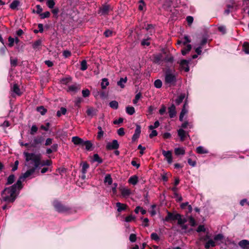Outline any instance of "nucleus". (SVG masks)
Returning a JSON list of instances; mask_svg holds the SVG:
<instances>
[{
    "instance_id": "bf43d9fd",
    "label": "nucleus",
    "mask_w": 249,
    "mask_h": 249,
    "mask_svg": "<svg viewBox=\"0 0 249 249\" xmlns=\"http://www.w3.org/2000/svg\"><path fill=\"white\" fill-rule=\"evenodd\" d=\"M82 96L84 97H89L90 95V91L88 89L83 90L82 91Z\"/></svg>"
},
{
    "instance_id": "603ef678",
    "label": "nucleus",
    "mask_w": 249,
    "mask_h": 249,
    "mask_svg": "<svg viewBox=\"0 0 249 249\" xmlns=\"http://www.w3.org/2000/svg\"><path fill=\"white\" fill-rule=\"evenodd\" d=\"M142 97V94L140 92L137 93L135 96V98L133 100V103L134 105H136L139 101V100Z\"/></svg>"
},
{
    "instance_id": "c03bdc74",
    "label": "nucleus",
    "mask_w": 249,
    "mask_h": 249,
    "mask_svg": "<svg viewBox=\"0 0 249 249\" xmlns=\"http://www.w3.org/2000/svg\"><path fill=\"white\" fill-rule=\"evenodd\" d=\"M38 127L35 124L33 125L31 128L29 133L32 135H35L38 131Z\"/></svg>"
},
{
    "instance_id": "a18cd8bd",
    "label": "nucleus",
    "mask_w": 249,
    "mask_h": 249,
    "mask_svg": "<svg viewBox=\"0 0 249 249\" xmlns=\"http://www.w3.org/2000/svg\"><path fill=\"white\" fill-rule=\"evenodd\" d=\"M36 110L42 115H45L47 112V109L45 108L43 106H40L37 107Z\"/></svg>"
},
{
    "instance_id": "052dcab7",
    "label": "nucleus",
    "mask_w": 249,
    "mask_h": 249,
    "mask_svg": "<svg viewBox=\"0 0 249 249\" xmlns=\"http://www.w3.org/2000/svg\"><path fill=\"white\" fill-rule=\"evenodd\" d=\"M151 238L152 240H154L155 241H158L160 240V238L159 235L157 233L153 232L151 234Z\"/></svg>"
},
{
    "instance_id": "5701e85b",
    "label": "nucleus",
    "mask_w": 249,
    "mask_h": 249,
    "mask_svg": "<svg viewBox=\"0 0 249 249\" xmlns=\"http://www.w3.org/2000/svg\"><path fill=\"white\" fill-rule=\"evenodd\" d=\"M121 195L123 197H127L131 194V191L130 189L127 188H124L121 189Z\"/></svg>"
},
{
    "instance_id": "774afa93",
    "label": "nucleus",
    "mask_w": 249,
    "mask_h": 249,
    "mask_svg": "<svg viewBox=\"0 0 249 249\" xmlns=\"http://www.w3.org/2000/svg\"><path fill=\"white\" fill-rule=\"evenodd\" d=\"M223 238V236L222 234H218L214 237V240L215 241H220Z\"/></svg>"
},
{
    "instance_id": "2f4dec72",
    "label": "nucleus",
    "mask_w": 249,
    "mask_h": 249,
    "mask_svg": "<svg viewBox=\"0 0 249 249\" xmlns=\"http://www.w3.org/2000/svg\"><path fill=\"white\" fill-rule=\"evenodd\" d=\"M19 5V1L18 0H14L10 5V8L13 10L16 9Z\"/></svg>"
},
{
    "instance_id": "3c124183",
    "label": "nucleus",
    "mask_w": 249,
    "mask_h": 249,
    "mask_svg": "<svg viewBox=\"0 0 249 249\" xmlns=\"http://www.w3.org/2000/svg\"><path fill=\"white\" fill-rule=\"evenodd\" d=\"M55 3L54 0H47L46 3L47 6L51 9L53 8L54 6L55 5Z\"/></svg>"
},
{
    "instance_id": "ddd939ff",
    "label": "nucleus",
    "mask_w": 249,
    "mask_h": 249,
    "mask_svg": "<svg viewBox=\"0 0 249 249\" xmlns=\"http://www.w3.org/2000/svg\"><path fill=\"white\" fill-rule=\"evenodd\" d=\"M80 88L81 87L79 84L75 83L73 85L69 86L67 91L68 92H76L80 89Z\"/></svg>"
},
{
    "instance_id": "a878e982",
    "label": "nucleus",
    "mask_w": 249,
    "mask_h": 249,
    "mask_svg": "<svg viewBox=\"0 0 249 249\" xmlns=\"http://www.w3.org/2000/svg\"><path fill=\"white\" fill-rule=\"evenodd\" d=\"M11 90L13 92L15 93L18 95L19 96L21 94L20 90L18 84H15L13 85V88Z\"/></svg>"
},
{
    "instance_id": "7ed1b4c3",
    "label": "nucleus",
    "mask_w": 249,
    "mask_h": 249,
    "mask_svg": "<svg viewBox=\"0 0 249 249\" xmlns=\"http://www.w3.org/2000/svg\"><path fill=\"white\" fill-rule=\"evenodd\" d=\"M26 166L28 167V169L24 173L22 176L20 178H26L29 177L30 176L33 175L36 170L38 168L39 165V160L36 158L34 160V163L33 160L26 161Z\"/></svg>"
},
{
    "instance_id": "13d9d810",
    "label": "nucleus",
    "mask_w": 249,
    "mask_h": 249,
    "mask_svg": "<svg viewBox=\"0 0 249 249\" xmlns=\"http://www.w3.org/2000/svg\"><path fill=\"white\" fill-rule=\"evenodd\" d=\"M149 38L143 39L142 40L141 42V44L142 46H149L150 44V42L149 41Z\"/></svg>"
},
{
    "instance_id": "4d7b16f0",
    "label": "nucleus",
    "mask_w": 249,
    "mask_h": 249,
    "mask_svg": "<svg viewBox=\"0 0 249 249\" xmlns=\"http://www.w3.org/2000/svg\"><path fill=\"white\" fill-rule=\"evenodd\" d=\"M41 18L44 19L45 18H49L50 16V13L48 11L45 12L40 15Z\"/></svg>"
},
{
    "instance_id": "20e7f679",
    "label": "nucleus",
    "mask_w": 249,
    "mask_h": 249,
    "mask_svg": "<svg viewBox=\"0 0 249 249\" xmlns=\"http://www.w3.org/2000/svg\"><path fill=\"white\" fill-rule=\"evenodd\" d=\"M53 205L55 209L59 213H67L70 210L69 207L62 205L57 200H54L53 202Z\"/></svg>"
},
{
    "instance_id": "09e8293b",
    "label": "nucleus",
    "mask_w": 249,
    "mask_h": 249,
    "mask_svg": "<svg viewBox=\"0 0 249 249\" xmlns=\"http://www.w3.org/2000/svg\"><path fill=\"white\" fill-rule=\"evenodd\" d=\"M87 68H88V67H87V61L85 60L82 61V62L81 63L80 70L81 71H84L86 70L87 69Z\"/></svg>"
},
{
    "instance_id": "c9c22d12",
    "label": "nucleus",
    "mask_w": 249,
    "mask_h": 249,
    "mask_svg": "<svg viewBox=\"0 0 249 249\" xmlns=\"http://www.w3.org/2000/svg\"><path fill=\"white\" fill-rule=\"evenodd\" d=\"M191 42L190 39L189 38L188 36H185L184 37V40L183 41H180L178 40V44H180L181 43H182L184 46L187 45V44L188 43H190Z\"/></svg>"
},
{
    "instance_id": "4c0bfd02",
    "label": "nucleus",
    "mask_w": 249,
    "mask_h": 249,
    "mask_svg": "<svg viewBox=\"0 0 249 249\" xmlns=\"http://www.w3.org/2000/svg\"><path fill=\"white\" fill-rule=\"evenodd\" d=\"M243 51L247 54H249V43L245 42L243 44Z\"/></svg>"
},
{
    "instance_id": "a19ab883",
    "label": "nucleus",
    "mask_w": 249,
    "mask_h": 249,
    "mask_svg": "<svg viewBox=\"0 0 249 249\" xmlns=\"http://www.w3.org/2000/svg\"><path fill=\"white\" fill-rule=\"evenodd\" d=\"M178 224L181 226L184 224L187 221V219L185 218H182L181 215L179 214V217L178 219Z\"/></svg>"
},
{
    "instance_id": "a211bd4d",
    "label": "nucleus",
    "mask_w": 249,
    "mask_h": 249,
    "mask_svg": "<svg viewBox=\"0 0 249 249\" xmlns=\"http://www.w3.org/2000/svg\"><path fill=\"white\" fill-rule=\"evenodd\" d=\"M239 246L242 249H245L249 248V241L247 240H242L239 243Z\"/></svg>"
},
{
    "instance_id": "6e6552de",
    "label": "nucleus",
    "mask_w": 249,
    "mask_h": 249,
    "mask_svg": "<svg viewBox=\"0 0 249 249\" xmlns=\"http://www.w3.org/2000/svg\"><path fill=\"white\" fill-rule=\"evenodd\" d=\"M119 147V144L117 140H113L112 142H108L106 145L107 150H116Z\"/></svg>"
},
{
    "instance_id": "4468645a",
    "label": "nucleus",
    "mask_w": 249,
    "mask_h": 249,
    "mask_svg": "<svg viewBox=\"0 0 249 249\" xmlns=\"http://www.w3.org/2000/svg\"><path fill=\"white\" fill-rule=\"evenodd\" d=\"M163 61V58L162 54L159 53L153 55L154 63L158 64H161Z\"/></svg>"
},
{
    "instance_id": "f3484780",
    "label": "nucleus",
    "mask_w": 249,
    "mask_h": 249,
    "mask_svg": "<svg viewBox=\"0 0 249 249\" xmlns=\"http://www.w3.org/2000/svg\"><path fill=\"white\" fill-rule=\"evenodd\" d=\"M71 141L75 145H82V144L84 142V140L77 136L73 137L72 138Z\"/></svg>"
},
{
    "instance_id": "473e14b6",
    "label": "nucleus",
    "mask_w": 249,
    "mask_h": 249,
    "mask_svg": "<svg viewBox=\"0 0 249 249\" xmlns=\"http://www.w3.org/2000/svg\"><path fill=\"white\" fill-rule=\"evenodd\" d=\"M105 183H107L108 185H110L112 183V179L110 174L106 175L104 179Z\"/></svg>"
},
{
    "instance_id": "864d4df0",
    "label": "nucleus",
    "mask_w": 249,
    "mask_h": 249,
    "mask_svg": "<svg viewBox=\"0 0 249 249\" xmlns=\"http://www.w3.org/2000/svg\"><path fill=\"white\" fill-rule=\"evenodd\" d=\"M188 222L190 225L192 227H194L196 225V220L192 216L189 217Z\"/></svg>"
},
{
    "instance_id": "aec40b11",
    "label": "nucleus",
    "mask_w": 249,
    "mask_h": 249,
    "mask_svg": "<svg viewBox=\"0 0 249 249\" xmlns=\"http://www.w3.org/2000/svg\"><path fill=\"white\" fill-rule=\"evenodd\" d=\"M178 136L179 137L181 141H183L186 137V132L183 129L180 128L178 130Z\"/></svg>"
},
{
    "instance_id": "680f3d73",
    "label": "nucleus",
    "mask_w": 249,
    "mask_h": 249,
    "mask_svg": "<svg viewBox=\"0 0 249 249\" xmlns=\"http://www.w3.org/2000/svg\"><path fill=\"white\" fill-rule=\"evenodd\" d=\"M8 42H9L8 46L10 47H12L14 45V43L15 42V39L14 38L12 37L11 36H9L8 37Z\"/></svg>"
},
{
    "instance_id": "79ce46f5",
    "label": "nucleus",
    "mask_w": 249,
    "mask_h": 249,
    "mask_svg": "<svg viewBox=\"0 0 249 249\" xmlns=\"http://www.w3.org/2000/svg\"><path fill=\"white\" fill-rule=\"evenodd\" d=\"M109 105L110 107L114 109H117L118 108V103L115 100L111 101Z\"/></svg>"
},
{
    "instance_id": "b1692460",
    "label": "nucleus",
    "mask_w": 249,
    "mask_h": 249,
    "mask_svg": "<svg viewBox=\"0 0 249 249\" xmlns=\"http://www.w3.org/2000/svg\"><path fill=\"white\" fill-rule=\"evenodd\" d=\"M192 46L190 44H187L181 50V53L183 55H186L191 50Z\"/></svg>"
},
{
    "instance_id": "6ab92c4d",
    "label": "nucleus",
    "mask_w": 249,
    "mask_h": 249,
    "mask_svg": "<svg viewBox=\"0 0 249 249\" xmlns=\"http://www.w3.org/2000/svg\"><path fill=\"white\" fill-rule=\"evenodd\" d=\"M116 205L117 207V211L118 212H121L123 211H125L127 208V205L126 204H123L120 202H117Z\"/></svg>"
},
{
    "instance_id": "0e129e2a",
    "label": "nucleus",
    "mask_w": 249,
    "mask_h": 249,
    "mask_svg": "<svg viewBox=\"0 0 249 249\" xmlns=\"http://www.w3.org/2000/svg\"><path fill=\"white\" fill-rule=\"evenodd\" d=\"M137 237L135 234L132 233L129 236V240L131 242H135L136 240Z\"/></svg>"
},
{
    "instance_id": "0eeeda50",
    "label": "nucleus",
    "mask_w": 249,
    "mask_h": 249,
    "mask_svg": "<svg viewBox=\"0 0 249 249\" xmlns=\"http://www.w3.org/2000/svg\"><path fill=\"white\" fill-rule=\"evenodd\" d=\"M43 138L42 136H37L34 138L33 141L30 142V147L36 148L43 142Z\"/></svg>"
},
{
    "instance_id": "f03ea898",
    "label": "nucleus",
    "mask_w": 249,
    "mask_h": 249,
    "mask_svg": "<svg viewBox=\"0 0 249 249\" xmlns=\"http://www.w3.org/2000/svg\"><path fill=\"white\" fill-rule=\"evenodd\" d=\"M23 155L26 161L33 160L34 162L35 159L36 158L38 159L39 160L38 168L45 165L50 166L52 164V161L51 160H46L41 161V156L40 154L24 152Z\"/></svg>"
},
{
    "instance_id": "cd10ccee",
    "label": "nucleus",
    "mask_w": 249,
    "mask_h": 249,
    "mask_svg": "<svg viewBox=\"0 0 249 249\" xmlns=\"http://www.w3.org/2000/svg\"><path fill=\"white\" fill-rule=\"evenodd\" d=\"M196 151L197 153L200 154H207L208 153V151L202 146L197 147L196 149Z\"/></svg>"
},
{
    "instance_id": "bb28decb",
    "label": "nucleus",
    "mask_w": 249,
    "mask_h": 249,
    "mask_svg": "<svg viewBox=\"0 0 249 249\" xmlns=\"http://www.w3.org/2000/svg\"><path fill=\"white\" fill-rule=\"evenodd\" d=\"M85 146L86 149L88 151H89L91 150L92 147V144L89 141H84V142L82 144V146Z\"/></svg>"
},
{
    "instance_id": "393cba45",
    "label": "nucleus",
    "mask_w": 249,
    "mask_h": 249,
    "mask_svg": "<svg viewBox=\"0 0 249 249\" xmlns=\"http://www.w3.org/2000/svg\"><path fill=\"white\" fill-rule=\"evenodd\" d=\"M128 182L132 185H136L138 182V178L137 176H131L128 179Z\"/></svg>"
},
{
    "instance_id": "f704fd0d",
    "label": "nucleus",
    "mask_w": 249,
    "mask_h": 249,
    "mask_svg": "<svg viewBox=\"0 0 249 249\" xmlns=\"http://www.w3.org/2000/svg\"><path fill=\"white\" fill-rule=\"evenodd\" d=\"M89 165L87 163V162H84L82 164V174H84V175L85 176V175H86L87 172V170L89 169Z\"/></svg>"
},
{
    "instance_id": "dca6fc26",
    "label": "nucleus",
    "mask_w": 249,
    "mask_h": 249,
    "mask_svg": "<svg viewBox=\"0 0 249 249\" xmlns=\"http://www.w3.org/2000/svg\"><path fill=\"white\" fill-rule=\"evenodd\" d=\"M42 41L41 39H38L35 41L32 44V47L35 50H39L41 49Z\"/></svg>"
},
{
    "instance_id": "49530a36",
    "label": "nucleus",
    "mask_w": 249,
    "mask_h": 249,
    "mask_svg": "<svg viewBox=\"0 0 249 249\" xmlns=\"http://www.w3.org/2000/svg\"><path fill=\"white\" fill-rule=\"evenodd\" d=\"M109 85V82L108 81L107 79V78H104L102 80V81L101 82V87L103 89H105Z\"/></svg>"
},
{
    "instance_id": "423d86ee",
    "label": "nucleus",
    "mask_w": 249,
    "mask_h": 249,
    "mask_svg": "<svg viewBox=\"0 0 249 249\" xmlns=\"http://www.w3.org/2000/svg\"><path fill=\"white\" fill-rule=\"evenodd\" d=\"M112 10V9L110 5L106 3L103 4L101 7L99 8L98 13L101 15H107L109 11Z\"/></svg>"
},
{
    "instance_id": "9d476101",
    "label": "nucleus",
    "mask_w": 249,
    "mask_h": 249,
    "mask_svg": "<svg viewBox=\"0 0 249 249\" xmlns=\"http://www.w3.org/2000/svg\"><path fill=\"white\" fill-rule=\"evenodd\" d=\"M179 217V214H174L170 212H168L167 216L164 218V221L168 222L170 220H178V218Z\"/></svg>"
},
{
    "instance_id": "412c9836",
    "label": "nucleus",
    "mask_w": 249,
    "mask_h": 249,
    "mask_svg": "<svg viewBox=\"0 0 249 249\" xmlns=\"http://www.w3.org/2000/svg\"><path fill=\"white\" fill-rule=\"evenodd\" d=\"M185 153V150L184 147H178L175 149V154L177 155H183Z\"/></svg>"
},
{
    "instance_id": "58836bf2",
    "label": "nucleus",
    "mask_w": 249,
    "mask_h": 249,
    "mask_svg": "<svg viewBox=\"0 0 249 249\" xmlns=\"http://www.w3.org/2000/svg\"><path fill=\"white\" fill-rule=\"evenodd\" d=\"M71 81V77H66L62 78L60 82L62 84L67 85Z\"/></svg>"
},
{
    "instance_id": "de8ad7c7",
    "label": "nucleus",
    "mask_w": 249,
    "mask_h": 249,
    "mask_svg": "<svg viewBox=\"0 0 249 249\" xmlns=\"http://www.w3.org/2000/svg\"><path fill=\"white\" fill-rule=\"evenodd\" d=\"M93 159L94 161H97L99 163H101L103 162V160L97 154H94L93 155Z\"/></svg>"
},
{
    "instance_id": "338daca9",
    "label": "nucleus",
    "mask_w": 249,
    "mask_h": 249,
    "mask_svg": "<svg viewBox=\"0 0 249 249\" xmlns=\"http://www.w3.org/2000/svg\"><path fill=\"white\" fill-rule=\"evenodd\" d=\"M117 134L120 136H123L124 135V129L123 127L120 128L117 130Z\"/></svg>"
},
{
    "instance_id": "f257e3e1",
    "label": "nucleus",
    "mask_w": 249,
    "mask_h": 249,
    "mask_svg": "<svg viewBox=\"0 0 249 249\" xmlns=\"http://www.w3.org/2000/svg\"><path fill=\"white\" fill-rule=\"evenodd\" d=\"M21 188L22 183L20 179L12 186L5 188L1 193V202H5L7 204L13 203L18 195L17 190H20Z\"/></svg>"
},
{
    "instance_id": "72a5a7b5",
    "label": "nucleus",
    "mask_w": 249,
    "mask_h": 249,
    "mask_svg": "<svg viewBox=\"0 0 249 249\" xmlns=\"http://www.w3.org/2000/svg\"><path fill=\"white\" fill-rule=\"evenodd\" d=\"M126 112L130 115H132L135 112V110L134 107L131 106H127L126 107Z\"/></svg>"
},
{
    "instance_id": "2eb2a0df",
    "label": "nucleus",
    "mask_w": 249,
    "mask_h": 249,
    "mask_svg": "<svg viewBox=\"0 0 249 249\" xmlns=\"http://www.w3.org/2000/svg\"><path fill=\"white\" fill-rule=\"evenodd\" d=\"M168 113L169 117L171 118H174L177 113L176 107L174 104H172L169 108H168Z\"/></svg>"
},
{
    "instance_id": "39448f33",
    "label": "nucleus",
    "mask_w": 249,
    "mask_h": 249,
    "mask_svg": "<svg viewBox=\"0 0 249 249\" xmlns=\"http://www.w3.org/2000/svg\"><path fill=\"white\" fill-rule=\"evenodd\" d=\"M165 82L166 84L175 85L177 82L175 75L170 71H166L165 75Z\"/></svg>"
},
{
    "instance_id": "e2e57ef3",
    "label": "nucleus",
    "mask_w": 249,
    "mask_h": 249,
    "mask_svg": "<svg viewBox=\"0 0 249 249\" xmlns=\"http://www.w3.org/2000/svg\"><path fill=\"white\" fill-rule=\"evenodd\" d=\"M188 126H189L190 128H192L193 127V125L191 124H189L187 121L181 124V127L182 128H186Z\"/></svg>"
},
{
    "instance_id": "6e6d98bb",
    "label": "nucleus",
    "mask_w": 249,
    "mask_h": 249,
    "mask_svg": "<svg viewBox=\"0 0 249 249\" xmlns=\"http://www.w3.org/2000/svg\"><path fill=\"white\" fill-rule=\"evenodd\" d=\"M135 219V216L132 215H129L125 218L124 221L126 222H131Z\"/></svg>"
},
{
    "instance_id": "37998d69",
    "label": "nucleus",
    "mask_w": 249,
    "mask_h": 249,
    "mask_svg": "<svg viewBox=\"0 0 249 249\" xmlns=\"http://www.w3.org/2000/svg\"><path fill=\"white\" fill-rule=\"evenodd\" d=\"M15 181V176L14 175H10L7 180L6 184L10 185L12 184Z\"/></svg>"
},
{
    "instance_id": "c85d7f7f",
    "label": "nucleus",
    "mask_w": 249,
    "mask_h": 249,
    "mask_svg": "<svg viewBox=\"0 0 249 249\" xmlns=\"http://www.w3.org/2000/svg\"><path fill=\"white\" fill-rule=\"evenodd\" d=\"M188 112V109L185 107H182L181 112L179 115V120L180 121H183V119L184 115Z\"/></svg>"
},
{
    "instance_id": "c756f323",
    "label": "nucleus",
    "mask_w": 249,
    "mask_h": 249,
    "mask_svg": "<svg viewBox=\"0 0 249 249\" xmlns=\"http://www.w3.org/2000/svg\"><path fill=\"white\" fill-rule=\"evenodd\" d=\"M215 246V242L212 240L210 239L206 242L205 245V248L206 249H209L210 247H213Z\"/></svg>"
},
{
    "instance_id": "5fc2aeb1",
    "label": "nucleus",
    "mask_w": 249,
    "mask_h": 249,
    "mask_svg": "<svg viewBox=\"0 0 249 249\" xmlns=\"http://www.w3.org/2000/svg\"><path fill=\"white\" fill-rule=\"evenodd\" d=\"M160 123L158 121H157L154 123V125H150L149 126V129L150 130H153L155 128L158 127Z\"/></svg>"
},
{
    "instance_id": "7c9ffc66",
    "label": "nucleus",
    "mask_w": 249,
    "mask_h": 249,
    "mask_svg": "<svg viewBox=\"0 0 249 249\" xmlns=\"http://www.w3.org/2000/svg\"><path fill=\"white\" fill-rule=\"evenodd\" d=\"M163 61L167 63L172 64L174 61V57L171 55L168 54L163 59Z\"/></svg>"
},
{
    "instance_id": "1a4fd4ad",
    "label": "nucleus",
    "mask_w": 249,
    "mask_h": 249,
    "mask_svg": "<svg viewBox=\"0 0 249 249\" xmlns=\"http://www.w3.org/2000/svg\"><path fill=\"white\" fill-rule=\"evenodd\" d=\"M188 64V60L185 59L181 60L179 63L180 70L181 71L184 70L185 71L188 72L190 70Z\"/></svg>"
},
{
    "instance_id": "4be33fe9",
    "label": "nucleus",
    "mask_w": 249,
    "mask_h": 249,
    "mask_svg": "<svg viewBox=\"0 0 249 249\" xmlns=\"http://www.w3.org/2000/svg\"><path fill=\"white\" fill-rule=\"evenodd\" d=\"M185 97V95L184 93H182L180 94L177 99H175V102L177 105H180L184 99Z\"/></svg>"
},
{
    "instance_id": "e433bc0d",
    "label": "nucleus",
    "mask_w": 249,
    "mask_h": 249,
    "mask_svg": "<svg viewBox=\"0 0 249 249\" xmlns=\"http://www.w3.org/2000/svg\"><path fill=\"white\" fill-rule=\"evenodd\" d=\"M127 81V78L125 77L124 78H121L120 80L118 81L117 85L120 86L122 88H124V84H125Z\"/></svg>"
},
{
    "instance_id": "9b49d317",
    "label": "nucleus",
    "mask_w": 249,
    "mask_h": 249,
    "mask_svg": "<svg viewBox=\"0 0 249 249\" xmlns=\"http://www.w3.org/2000/svg\"><path fill=\"white\" fill-rule=\"evenodd\" d=\"M162 154L165 157L168 163H171L173 161L172 154L171 151L162 150Z\"/></svg>"
},
{
    "instance_id": "f8f14e48",
    "label": "nucleus",
    "mask_w": 249,
    "mask_h": 249,
    "mask_svg": "<svg viewBox=\"0 0 249 249\" xmlns=\"http://www.w3.org/2000/svg\"><path fill=\"white\" fill-rule=\"evenodd\" d=\"M141 133V127L139 124H136V127L135 130L134 134L132 137V142L136 141L140 137Z\"/></svg>"
},
{
    "instance_id": "8fccbe9b",
    "label": "nucleus",
    "mask_w": 249,
    "mask_h": 249,
    "mask_svg": "<svg viewBox=\"0 0 249 249\" xmlns=\"http://www.w3.org/2000/svg\"><path fill=\"white\" fill-rule=\"evenodd\" d=\"M154 85L156 88L159 89L161 87L162 83L160 79H157L155 81Z\"/></svg>"
},
{
    "instance_id": "ea45409f",
    "label": "nucleus",
    "mask_w": 249,
    "mask_h": 249,
    "mask_svg": "<svg viewBox=\"0 0 249 249\" xmlns=\"http://www.w3.org/2000/svg\"><path fill=\"white\" fill-rule=\"evenodd\" d=\"M67 109L65 107H62L59 110H58L56 113L57 117H59L62 115H65L66 113Z\"/></svg>"
},
{
    "instance_id": "69168bd1",
    "label": "nucleus",
    "mask_w": 249,
    "mask_h": 249,
    "mask_svg": "<svg viewBox=\"0 0 249 249\" xmlns=\"http://www.w3.org/2000/svg\"><path fill=\"white\" fill-rule=\"evenodd\" d=\"M94 110L93 108H89L87 110V114L88 116H93Z\"/></svg>"
}]
</instances>
